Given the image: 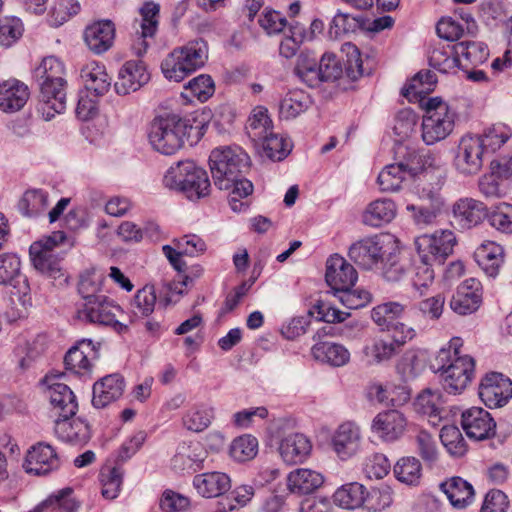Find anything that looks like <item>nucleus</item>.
<instances>
[{
  "label": "nucleus",
  "mask_w": 512,
  "mask_h": 512,
  "mask_svg": "<svg viewBox=\"0 0 512 512\" xmlns=\"http://www.w3.org/2000/svg\"><path fill=\"white\" fill-rule=\"evenodd\" d=\"M397 154L402 155V159L386 165L378 175L377 182L382 191H397L408 177H414L424 169L423 158L415 150L399 145Z\"/></svg>",
  "instance_id": "9"
},
{
  "label": "nucleus",
  "mask_w": 512,
  "mask_h": 512,
  "mask_svg": "<svg viewBox=\"0 0 512 512\" xmlns=\"http://www.w3.org/2000/svg\"><path fill=\"white\" fill-rule=\"evenodd\" d=\"M392 245L393 239L390 235L379 234L352 244L348 255L358 266L370 270L382 262Z\"/></svg>",
  "instance_id": "13"
},
{
  "label": "nucleus",
  "mask_w": 512,
  "mask_h": 512,
  "mask_svg": "<svg viewBox=\"0 0 512 512\" xmlns=\"http://www.w3.org/2000/svg\"><path fill=\"white\" fill-rule=\"evenodd\" d=\"M254 146L262 157L273 161L283 160L292 149V143L288 138L273 131L265 139L260 140L259 144Z\"/></svg>",
  "instance_id": "43"
},
{
  "label": "nucleus",
  "mask_w": 512,
  "mask_h": 512,
  "mask_svg": "<svg viewBox=\"0 0 512 512\" xmlns=\"http://www.w3.org/2000/svg\"><path fill=\"white\" fill-rule=\"evenodd\" d=\"M429 64L442 73L455 69L459 65V59L454 53V45L434 48L429 56Z\"/></svg>",
  "instance_id": "56"
},
{
  "label": "nucleus",
  "mask_w": 512,
  "mask_h": 512,
  "mask_svg": "<svg viewBox=\"0 0 512 512\" xmlns=\"http://www.w3.org/2000/svg\"><path fill=\"white\" fill-rule=\"evenodd\" d=\"M440 440L447 451L453 456H463L466 452L465 440L458 429L454 425L442 427L440 431Z\"/></svg>",
  "instance_id": "62"
},
{
  "label": "nucleus",
  "mask_w": 512,
  "mask_h": 512,
  "mask_svg": "<svg viewBox=\"0 0 512 512\" xmlns=\"http://www.w3.org/2000/svg\"><path fill=\"white\" fill-rule=\"evenodd\" d=\"M187 129V122L178 115L158 116L150 124L149 143L155 151L173 155L183 146Z\"/></svg>",
  "instance_id": "6"
},
{
  "label": "nucleus",
  "mask_w": 512,
  "mask_h": 512,
  "mask_svg": "<svg viewBox=\"0 0 512 512\" xmlns=\"http://www.w3.org/2000/svg\"><path fill=\"white\" fill-rule=\"evenodd\" d=\"M45 381L52 412L57 418L74 417L78 410V402L70 387L64 383L55 382L50 377H47Z\"/></svg>",
  "instance_id": "23"
},
{
  "label": "nucleus",
  "mask_w": 512,
  "mask_h": 512,
  "mask_svg": "<svg viewBox=\"0 0 512 512\" xmlns=\"http://www.w3.org/2000/svg\"><path fill=\"white\" fill-rule=\"evenodd\" d=\"M325 279L337 294L345 288H352L358 279L354 267L345 258L334 254L327 259Z\"/></svg>",
  "instance_id": "24"
},
{
  "label": "nucleus",
  "mask_w": 512,
  "mask_h": 512,
  "mask_svg": "<svg viewBox=\"0 0 512 512\" xmlns=\"http://www.w3.org/2000/svg\"><path fill=\"white\" fill-rule=\"evenodd\" d=\"M441 490L456 509H464L474 501L473 486L461 477H452L440 484Z\"/></svg>",
  "instance_id": "37"
},
{
  "label": "nucleus",
  "mask_w": 512,
  "mask_h": 512,
  "mask_svg": "<svg viewBox=\"0 0 512 512\" xmlns=\"http://www.w3.org/2000/svg\"><path fill=\"white\" fill-rule=\"evenodd\" d=\"M417 203L407 204L413 223L419 228H426L436 223L445 208V199L439 189L430 184L417 186L415 190Z\"/></svg>",
  "instance_id": "10"
},
{
  "label": "nucleus",
  "mask_w": 512,
  "mask_h": 512,
  "mask_svg": "<svg viewBox=\"0 0 512 512\" xmlns=\"http://www.w3.org/2000/svg\"><path fill=\"white\" fill-rule=\"evenodd\" d=\"M406 306L397 301H389L375 306L371 310V318L382 330H389L395 324L394 320L400 318Z\"/></svg>",
  "instance_id": "48"
},
{
  "label": "nucleus",
  "mask_w": 512,
  "mask_h": 512,
  "mask_svg": "<svg viewBox=\"0 0 512 512\" xmlns=\"http://www.w3.org/2000/svg\"><path fill=\"white\" fill-rule=\"evenodd\" d=\"M479 397L489 408L502 407L512 397V381L501 373H489L479 385Z\"/></svg>",
  "instance_id": "18"
},
{
  "label": "nucleus",
  "mask_w": 512,
  "mask_h": 512,
  "mask_svg": "<svg viewBox=\"0 0 512 512\" xmlns=\"http://www.w3.org/2000/svg\"><path fill=\"white\" fill-rule=\"evenodd\" d=\"M478 266L489 277H496L504 263V250L494 241H484L474 252Z\"/></svg>",
  "instance_id": "33"
},
{
  "label": "nucleus",
  "mask_w": 512,
  "mask_h": 512,
  "mask_svg": "<svg viewBox=\"0 0 512 512\" xmlns=\"http://www.w3.org/2000/svg\"><path fill=\"white\" fill-rule=\"evenodd\" d=\"M124 387V379L119 374H111L102 378L93 386V406L95 408L106 407L122 396Z\"/></svg>",
  "instance_id": "32"
},
{
  "label": "nucleus",
  "mask_w": 512,
  "mask_h": 512,
  "mask_svg": "<svg viewBox=\"0 0 512 512\" xmlns=\"http://www.w3.org/2000/svg\"><path fill=\"white\" fill-rule=\"evenodd\" d=\"M461 426L467 437L476 441L492 438L496 431V422L481 407L465 409L461 414Z\"/></svg>",
  "instance_id": "19"
},
{
  "label": "nucleus",
  "mask_w": 512,
  "mask_h": 512,
  "mask_svg": "<svg viewBox=\"0 0 512 512\" xmlns=\"http://www.w3.org/2000/svg\"><path fill=\"white\" fill-rule=\"evenodd\" d=\"M362 353L366 363L370 366L389 361L398 354L388 338L374 339L363 347Z\"/></svg>",
  "instance_id": "47"
},
{
  "label": "nucleus",
  "mask_w": 512,
  "mask_h": 512,
  "mask_svg": "<svg viewBox=\"0 0 512 512\" xmlns=\"http://www.w3.org/2000/svg\"><path fill=\"white\" fill-rule=\"evenodd\" d=\"M208 59V47L203 40L188 42L173 49L162 61L164 76L174 82H181L187 76L204 66Z\"/></svg>",
  "instance_id": "4"
},
{
  "label": "nucleus",
  "mask_w": 512,
  "mask_h": 512,
  "mask_svg": "<svg viewBox=\"0 0 512 512\" xmlns=\"http://www.w3.org/2000/svg\"><path fill=\"white\" fill-rule=\"evenodd\" d=\"M60 460L54 448L43 442L31 446L25 456L23 468L29 474L46 475L58 469Z\"/></svg>",
  "instance_id": "21"
},
{
  "label": "nucleus",
  "mask_w": 512,
  "mask_h": 512,
  "mask_svg": "<svg viewBox=\"0 0 512 512\" xmlns=\"http://www.w3.org/2000/svg\"><path fill=\"white\" fill-rule=\"evenodd\" d=\"M258 452V441L252 435H243L233 440L230 455L238 462L253 459Z\"/></svg>",
  "instance_id": "61"
},
{
  "label": "nucleus",
  "mask_w": 512,
  "mask_h": 512,
  "mask_svg": "<svg viewBox=\"0 0 512 512\" xmlns=\"http://www.w3.org/2000/svg\"><path fill=\"white\" fill-rule=\"evenodd\" d=\"M306 36L305 28L299 23L289 26V34L285 35L279 45V54L290 59L294 57L300 49Z\"/></svg>",
  "instance_id": "58"
},
{
  "label": "nucleus",
  "mask_w": 512,
  "mask_h": 512,
  "mask_svg": "<svg viewBox=\"0 0 512 512\" xmlns=\"http://www.w3.org/2000/svg\"><path fill=\"white\" fill-rule=\"evenodd\" d=\"M407 418L396 410L379 412L372 420L371 431L384 442H395L400 439L407 428Z\"/></svg>",
  "instance_id": "20"
},
{
  "label": "nucleus",
  "mask_w": 512,
  "mask_h": 512,
  "mask_svg": "<svg viewBox=\"0 0 512 512\" xmlns=\"http://www.w3.org/2000/svg\"><path fill=\"white\" fill-rule=\"evenodd\" d=\"M454 53L458 56L459 63L462 58L471 65L482 64L489 56L487 46L477 41H461L454 44Z\"/></svg>",
  "instance_id": "50"
},
{
  "label": "nucleus",
  "mask_w": 512,
  "mask_h": 512,
  "mask_svg": "<svg viewBox=\"0 0 512 512\" xmlns=\"http://www.w3.org/2000/svg\"><path fill=\"white\" fill-rule=\"evenodd\" d=\"M485 151L483 142L477 134L463 135L453 159L454 169L465 177L477 175L483 167Z\"/></svg>",
  "instance_id": "11"
},
{
  "label": "nucleus",
  "mask_w": 512,
  "mask_h": 512,
  "mask_svg": "<svg viewBox=\"0 0 512 512\" xmlns=\"http://www.w3.org/2000/svg\"><path fill=\"white\" fill-rule=\"evenodd\" d=\"M313 358L334 368L346 366L351 359L350 351L341 343L320 341L311 348Z\"/></svg>",
  "instance_id": "34"
},
{
  "label": "nucleus",
  "mask_w": 512,
  "mask_h": 512,
  "mask_svg": "<svg viewBox=\"0 0 512 512\" xmlns=\"http://www.w3.org/2000/svg\"><path fill=\"white\" fill-rule=\"evenodd\" d=\"M35 78L40 87L38 112L45 121L52 120L56 114L66 109L65 67L54 56L46 57L35 69Z\"/></svg>",
  "instance_id": "1"
},
{
  "label": "nucleus",
  "mask_w": 512,
  "mask_h": 512,
  "mask_svg": "<svg viewBox=\"0 0 512 512\" xmlns=\"http://www.w3.org/2000/svg\"><path fill=\"white\" fill-rule=\"evenodd\" d=\"M456 111L439 97L425 102V115L422 119V140L426 145L436 144L446 139L454 130Z\"/></svg>",
  "instance_id": "5"
},
{
  "label": "nucleus",
  "mask_w": 512,
  "mask_h": 512,
  "mask_svg": "<svg viewBox=\"0 0 512 512\" xmlns=\"http://www.w3.org/2000/svg\"><path fill=\"white\" fill-rule=\"evenodd\" d=\"M414 409L416 412L431 418V422L435 425L440 420L442 410V395L438 390L425 389L414 401Z\"/></svg>",
  "instance_id": "46"
},
{
  "label": "nucleus",
  "mask_w": 512,
  "mask_h": 512,
  "mask_svg": "<svg viewBox=\"0 0 512 512\" xmlns=\"http://www.w3.org/2000/svg\"><path fill=\"white\" fill-rule=\"evenodd\" d=\"M54 432L59 440L72 444L86 443L90 439L89 425L79 418H57Z\"/></svg>",
  "instance_id": "35"
},
{
  "label": "nucleus",
  "mask_w": 512,
  "mask_h": 512,
  "mask_svg": "<svg viewBox=\"0 0 512 512\" xmlns=\"http://www.w3.org/2000/svg\"><path fill=\"white\" fill-rule=\"evenodd\" d=\"M28 86L12 78L0 82V110L14 113L21 110L29 99Z\"/></svg>",
  "instance_id": "28"
},
{
  "label": "nucleus",
  "mask_w": 512,
  "mask_h": 512,
  "mask_svg": "<svg viewBox=\"0 0 512 512\" xmlns=\"http://www.w3.org/2000/svg\"><path fill=\"white\" fill-rule=\"evenodd\" d=\"M393 472L398 481L407 485H417L422 475V466L415 457H403L395 464Z\"/></svg>",
  "instance_id": "52"
},
{
  "label": "nucleus",
  "mask_w": 512,
  "mask_h": 512,
  "mask_svg": "<svg viewBox=\"0 0 512 512\" xmlns=\"http://www.w3.org/2000/svg\"><path fill=\"white\" fill-rule=\"evenodd\" d=\"M453 217L463 229L478 225L486 216L485 205L472 198H461L453 204Z\"/></svg>",
  "instance_id": "31"
},
{
  "label": "nucleus",
  "mask_w": 512,
  "mask_h": 512,
  "mask_svg": "<svg viewBox=\"0 0 512 512\" xmlns=\"http://www.w3.org/2000/svg\"><path fill=\"white\" fill-rule=\"evenodd\" d=\"M66 235L63 231H55L30 246L31 261L41 273L57 278L61 275L60 259L53 252V249L63 243Z\"/></svg>",
  "instance_id": "12"
},
{
  "label": "nucleus",
  "mask_w": 512,
  "mask_h": 512,
  "mask_svg": "<svg viewBox=\"0 0 512 512\" xmlns=\"http://www.w3.org/2000/svg\"><path fill=\"white\" fill-rule=\"evenodd\" d=\"M47 206V193L37 189L25 192L18 204L21 213L28 217H34L41 214Z\"/></svg>",
  "instance_id": "53"
},
{
  "label": "nucleus",
  "mask_w": 512,
  "mask_h": 512,
  "mask_svg": "<svg viewBox=\"0 0 512 512\" xmlns=\"http://www.w3.org/2000/svg\"><path fill=\"white\" fill-rule=\"evenodd\" d=\"M248 160V154L240 147L214 149L209 157L214 184L219 189L231 188L236 177L241 176L243 168L247 167Z\"/></svg>",
  "instance_id": "7"
},
{
  "label": "nucleus",
  "mask_w": 512,
  "mask_h": 512,
  "mask_svg": "<svg viewBox=\"0 0 512 512\" xmlns=\"http://www.w3.org/2000/svg\"><path fill=\"white\" fill-rule=\"evenodd\" d=\"M460 338H453L448 348L441 349L436 358V372L443 389L452 395L461 394L471 383L475 374V361L468 354L459 350Z\"/></svg>",
  "instance_id": "2"
},
{
  "label": "nucleus",
  "mask_w": 512,
  "mask_h": 512,
  "mask_svg": "<svg viewBox=\"0 0 512 512\" xmlns=\"http://www.w3.org/2000/svg\"><path fill=\"white\" fill-rule=\"evenodd\" d=\"M483 142L485 150L496 151L502 147L512 136V129L503 123L494 124L477 134Z\"/></svg>",
  "instance_id": "54"
},
{
  "label": "nucleus",
  "mask_w": 512,
  "mask_h": 512,
  "mask_svg": "<svg viewBox=\"0 0 512 512\" xmlns=\"http://www.w3.org/2000/svg\"><path fill=\"white\" fill-rule=\"evenodd\" d=\"M150 80V74L145 64L140 60L126 61L118 72L117 81L114 84L118 95H128L139 90Z\"/></svg>",
  "instance_id": "22"
},
{
  "label": "nucleus",
  "mask_w": 512,
  "mask_h": 512,
  "mask_svg": "<svg viewBox=\"0 0 512 512\" xmlns=\"http://www.w3.org/2000/svg\"><path fill=\"white\" fill-rule=\"evenodd\" d=\"M99 358V345L90 339H82L72 346L64 357L67 371L79 375L89 376L92 373L93 362Z\"/></svg>",
  "instance_id": "16"
},
{
  "label": "nucleus",
  "mask_w": 512,
  "mask_h": 512,
  "mask_svg": "<svg viewBox=\"0 0 512 512\" xmlns=\"http://www.w3.org/2000/svg\"><path fill=\"white\" fill-rule=\"evenodd\" d=\"M369 493L364 485L352 482L342 485L334 495V502L343 509L354 510L363 506Z\"/></svg>",
  "instance_id": "41"
},
{
  "label": "nucleus",
  "mask_w": 512,
  "mask_h": 512,
  "mask_svg": "<svg viewBox=\"0 0 512 512\" xmlns=\"http://www.w3.org/2000/svg\"><path fill=\"white\" fill-rule=\"evenodd\" d=\"M192 484L201 497L211 499L228 492L231 488V479L224 472L211 471L195 475Z\"/></svg>",
  "instance_id": "27"
},
{
  "label": "nucleus",
  "mask_w": 512,
  "mask_h": 512,
  "mask_svg": "<svg viewBox=\"0 0 512 512\" xmlns=\"http://www.w3.org/2000/svg\"><path fill=\"white\" fill-rule=\"evenodd\" d=\"M115 26L110 20L96 21L86 27L84 41L87 47L95 54H102L109 50L114 42Z\"/></svg>",
  "instance_id": "29"
},
{
  "label": "nucleus",
  "mask_w": 512,
  "mask_h": 512,
  "mask_svg": "<svg viewBox=\"0 0 512 512\" xmlns=\"http://www.w3.org/2000/svg\"><path fill=\"white\" fill-rule=\"evenodd\" d=\"M312 104L305 91L294 89L288 91L279 103V116L285 120L295 119L304 113Z\"/></svg>",
  "instance_id": "40"
},
{
  "label": "nucleus",
  "mask_w": 512,
  "mask_h": 512,
  "mask_svg": "<svg viewBox=\"0 0 512 512\" xmlns=\"http://www.w3.org/2000/svg\"><path fill=\"white\" fill-rule=\"evenodd\" d=\"M104 280L105 277L103 273L95 269L87 270L81 274L78 291L84 302L96 299L99 296H105L104 294H101Z\"/></svg>",
  "instance_id": "51"
},
{
  "label": "nucleus",
  "mask_w": 512,
  "mask_h": 512,
  "mask_svg": "<svg viewBox=\"0 0 512 512\" xmlns=\"http://www.w3.org/2000/svg\"><path fill=\"white\" fill-rule=\"evenodd\" d=\"M160 6L152 1L145 2L139 12L142 17L140 28V37L133 45L136 55L142 56L148 49L146 38L153 37L156 34L159 23Z\"/></svg>",
  "instance_id": "30"
},
{
  "label": "nucleus",
  "mask_w": 512,
  "mask_h": 512,
  "mask_svg": "<svg viewBox=\"0 0 512 512\" xmlns=\"http://www.w3.org/2000/svg\"><path fill=\"white\" fill-rule=\"evenodd\" d=\"M397 213L396 204L386 198L377 199L366 207L363 212V223L371 227H380L391 222Z\"/></svg>",
  "instance_id": "39"
},
{
  "label": "nucleus",
  "mask_w": 512,
  "mask_h": 512,
  "mask_svg": "<svg viewBox=\"0 0 512 512\" xmlns=\"http://www.w3.org/2000/svg\"><path fill=\"white\" fill-rule=\"evenodd\" d=\"M312 443L302 433H291L282 438L278 451L281 459L288 465L303 463L310 455Z\"/></svg>",
  "instance_id": "26"
},
{
  "label": "nucleus",
  "mask_w": 512,
  "mask_h": 512,
  "mask_svg": "<svg viewBox=\"0 0 512 512\" xmlns=\"http://www.w3.org/2000/svg\"><path fill=\"white\" fill-rule=\"evenodd\" d=\"M246 133L253 144H259L260 140L273 131L272 120L269 117L267 108L263 106L255 107L248 119L245 126Z\"/></svg>",
  "instance_id": "42"
},
{
  "label": "nucleus",
  "mask_w": 512,
  "mask_h": 512,
  "mask_svg": "<svg viewBox=\"0 0 512 512\" xmlns=\"http://www.w3.org/2000/svg\"><path fill=\"white\" fill-rule=\"evenodd\" d=\"M228 190H230L228 201L231 209L237 213L247 210L248 201L244 199L253 191L252 182L239 176Z\"/></svg>",
  "instance_id": "55"
},
{
  "label": "nucleus",
  "mask_w": 512,
  "mask_h": 512,
  "mask_svg": "<svg viewBox=\"0 0 512 512\" xmlns=\"http://www.w3.org/2000/svg\"><path fill=\"white\" fill-rule=\"evenodd\" d=\"M81 78L87 91L94 92L95 96L106 94L111 87V77L105 65L99 62H89L81 69Z\"/></svg>",
  "instance_id": "38"
},
{
  "label": "nucleus",
  "mask_w": 512,
  "mask_h": 512,
  "mask_svg": "<svg viewBox=\"0 0 512 512\" xmlns=\"http://www.w3.org/2000/svg\"><path fill=\"white\" fill-rule=\"evenodd\" d=\"M163 185L170 190L183 192L191 200L205 197L210 191L207 172L190 160L170 166L163 176Z\"/></svg>",
  "instance_id": "3"
},
{
  "label": "nucleus",
  "mask_w": 512,
  "mask_h": 512,
  "mask_svg": "<svg viewBox=\"0 0 512 512\" xmlns=\"http://www.w3.org/2000/svg\"><path fill=\"white\" fill-rule=\"evenodd\" d=\"M0 284L12 287L11 302L17 308V317H25L32 304L30 286L27 277L21 273V261L15 254L0 255Z\"/></svg>",
  "instance_id": "8"
},
{
  "label": "nucleus",
  "mask_w": 512,
  "mask_h": 512,
  "mask_svg": "<svg viewBox=\"0 0 512 512\" xmlns=\"http://www.w3.org/2000/svg\"><path fill=\"white\" fill-rule=\"evenodd\" d=\"M47 348L48 341L44 335H38L32 341L26 342L24 346H19L16 350L20 356L19 367L21 369L31 367L45 355Z\"/></svg>",
  "instance_id": "49"
},
{
  "label": "nucleus",
  "mask_w": 512,
  "mask_h": 512,
  "mask_svg": "<svg viewBox=\"0 0 512 512\" xmlns=\"http://www.w3.org/2000/svg\"><path fill=\"white\" fill-rule=\"evenodd\" d=\"M207 451L200 442H183L178 445L171 466L177 472H193L202 468Z\"/></svg>",
  "instance_id": "25"
},
{
  "label": "nucleus",
  "mask_w": 512,
  "mask_h": 512,
  "mask_svg": "<svg viewBox=\"0 0 512 512\" xmlns=\"http://www.w3.org/2000/svg\"><path fill=\"white\" fill-rule=\"evenodd\" d=\"M120 307L107 296H99L96 299L84 302L79 310V317L94 324L111 326L117 331H122L125 326L117 320Z\"/></svg>",
  "instance_id": "15"
},
{
  "label": "nucleus",
  "mask_w": 512,
  "mask_h": 512,
  "mask_svg": "<svg viewBox=\"0 0 512 512\" xmlns=\"http://www.w3.org/2000/svg\"><path fill=\"white\" fill-rule=\"evenodd\" d=\"M213 418L214 408L206 403H198L185 412L182 422L186 429L202 432L209 427Z\"/></svg>",
  "instance_id": "45"
},
{
  "label": "nucleus",
  "mask_w": 512,
  "mask_h": 512,
  "mask_svg": "<svg viewBox=\"0 0 512 512\" xmlns=\"http://www.w3.org/2000/svg\"><path fill=\"white\" fill-rule=\"evenodd\" d=\"M490 225L504 234H512V204L501 202L487 213Z\"/></svg>",
  "instance_id": "60"
},
{
  "label": "nucleus",
  "mask_w": 512,
  "mask_h": 512,
  "mask_svg": "<svg viewBox=\"0 0 512 512\" xmlns=\"http://www.w3.org/2000/svg\"><path fill=\"white\" fill-rule=\"evenodd\" d=\"M433 265V263L420 259L414 266L411 283L413 288L419 292L420 295H424L434 282L435 273L432 268Z\"/></svg>",
  "instance_id": "64"
},
{
  "label": "nucleus",
  "mask_w": 512,
  "mask_h": 512,
  "mask_svg": "<svg viewBox=\"0 0 512 512\" xmlns=\"http://www.w3.org/2000/svg\"><path fill=\"white\" fill-rule=\"evenodd\" d=\"M155 303V289L153 286L146 285L137 291L131 303L132 312L137 317L149 316L154 311Z\"/></svg>",
  "instance_id": "63"
},
{
  "label": "nucleus",
  "mask_w": 512,
  "mask_h": 512,
  "mask_svg": "<svg viewBox=\"0 0 512 512\" xmlns=\"http://www.w3.org/2000/svg\"><path fill=\"white\" fill-rule=\"evenodd\" d=\"M324 483V476L312 469L297 468L287 475L288 490L297 495H308L319 489Z\"/></svg>",
  "instance_id": "36"
},
{
  "label": "nucleus",
  "mask_w": 512,
  "mask_h": 512,
  "mask_svg": "<svg viewBox=\"0 0 512 512\" xmlns=\"http://www.w3.org/2000/svg\"><path fill=\"white\" fill-rule=\"evenodd\" d=\"M483 289L481 282L476 278H468L461 282L451 297L449 306L458 315H470L481 306Z\"/></svg>",
  "instance_id": "17"
},
{
  "label": "nucleus",
  "mask_w": 512,
  "mask_h": 512,
  "mask_svg": "<svg viewBox=\"0 0 512 512\" xmlns=\"http://www.w3.org/2000/svg\"><path fill=\"white\" fill-rule=\"evenodd\" d=\"M415 247L419 259L433 263L441 264L452 253L449 252V240H444L440 247L435 246V240L423 234L415 239Z\"/></svg>",
  "instance_id": "44"
},
{
  "label": "nucleus",
  "mask_w": 512,
  "mask_h": 512,
  "mask_svg": "<svg viewBox=\"0 0 512 512\" xmlns=\"http://www.w3.org/2000/svg\"><path fill=\"white\" fill-rule=\"evenodd\" d=\"M361 427L354 421H344L335 429L331 437V447L337 458L347 461L355 457L362 449Z\"/></svg>",
  "instance_id": "14"
},
{
  "label": "nucleus",
  "mask_w": 512,
  "mask_h": 512,
  "mask_svg": "<svg viewBox=\"0 0 512 512\" xmlns=\"http://www.w3.org/2000/svg\"><path fill=\"white\" fill-rule=\"evenodd\" d=\"M101 494L104 498L115 499L122 485V472L117 467H104L100 471Z\"/></svg>",
  "instance_id": "59"
},
{
  "label": "nucleus",
  "mask_w": 512,
  "mask_h": 512,
  "mask_svg": "<svg viewBox=\"0 0 512 512\" xmlns=\"http://www.w3.org/2000/svg\"><path fill=\"white\" fill-rule=\"evenodd\" d=\"M436 82L437 79L433 72L429 70L420 71L403 88V95L406 97H418L428 94L434 89Z\"/></svg>",
  "instance_id": "57"
}]
</instances>
